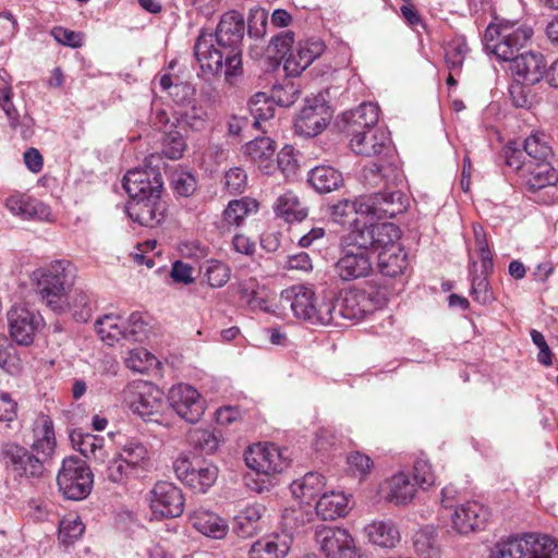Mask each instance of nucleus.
<instances>
[{
	"instance_id": "1",
	"label": "nucleus",
	"mask_w": 558,
	"mask_h": 558,
	"mask_svg": "<svg viewBox=\"0 0 558 558\" xmlns=\"http://www.w3.org/2000/svg\"><path fill=\"white\" fill-rule=\"evenodd\" d=\"M122 185L130 199L125 211L140 226L155 228L166 218L167 204L161 198V177H122Z\"/></svg>"
},
{
	"instance_id": "2",
	"label": "nucleus",
	"mask_w": 558,
	"mask_h": 558,
	"mask_svg": "<svg viewBox=\"0 0 558 558\" xmlns=\"http://www.w3.org/2000/svg\"><path fill=\"white\" fill-rule=\"evenodd\" d=\"M40 299L54 312L65 308L68 291L74 284L76 268L68 259H56L36 268L32 276Z\"/></svg>"
},
{
	"instance_id": "3",
	"label": "nucleus",
	"mask_w": 558,
	"mask_h": 558,
	"mask_svg": "<svg viewBox=\"0 0 558 558\" xmlns=\"http://www.w3.org/2000/svg\"><path fill=\"white\" fill-rule=\"evenodd\" d=\"M150 465L148 446L138 438H128L118 446L117 452L109 460L105 476L110 483L124 486L147 473Z\"/></svg>"
},
{
	"instance_id": "4",
	"label": "nucleus",
	"mask_w": 558,
	"mask_h": 558,
	"mask_svg": "<svg viewBox=\"0 0 558 558\" xmlns=\"http://www.w3.org/2000/svg\"><path fill=\"white\" fill-rule=\"evenodd\" d=\"M244 19L236 11L225 13L217 26L214 40L218 47L228 49L226 81L233 83V78L242 75V49L241 43L244 36Z\"/></svg>"
},
{
	"instance_id": "5",
	"label": "nucleus",
	"mask_w": 558,
	"mask_h": 558,
	"mask_svg": "<svg viewBox=\"0 0 558 558\" xmlns=\"http://www.w3.org/2000/svg\"><path fill=\"white\" fill-rule=\"evenodd\" d=\"M493 558H558V541L548 535L511 536L496 544Z\"/></svg>"
},
{
	"instance_id": "6",
	"label": "nucleus",
	"mask_w": 558,
	"mask_h": 558,
	"mask_svg": "<svg viewBox=\"0 0 558 558\" xmlns=\"http://www.w3.org/2000/svg\"><path fill=\"white\" fill-rule=\"evenodd\" d=\"M0 461L4 469L14 478L34 481L44 476L46 463L49 462L43 454L33 451L17 442H5L0 449Z\"/></svg>"
},
{
	"instance_id": "7",
	"label": "nucleus",
	"mask_w": 558,
	"mask_h": 558,
	"mask_svg": "<svg viewBox=\"0 0 558 558\" xmlns=\"http://www.w3.org/2000/svg\"><path fill=\"white\" fill-rule=\"evenodd\" d=\"M402 231L392 222L367 223L355 221L349 234L350 245L357 250H366L377 255L392 245L401 243Z\"/></svg>"
},
{
	"instance_id": "8",
	"label": "nucleus",
	"mask_w": 558,
	"mask_h": 558,
	"mask_svg": "<svg viewBox=\"0 0 558 558\" xmlns=\"http://www.w3.org/2000/svg\"><path fill=\"white\" fill-rule=\"evenodd\" d=\"M532 35V28L526 26L489 25L484 34L485 47L499 60L511 62Z\"/></svg>"
},
{
	"instance_id": "9",
	"label": "nucleus",
	"mask_w": 558,
	"mask_h": 558,
	"mask_svg": "<svg viewBox=\"0 0 558 558\" xmlns=\"http://www.w3.org/2000/svg\"><path fill=\"white\" fill-rule=\"evenodd\" d=\"M59 492L69 500H83L92 492L94 475L87 463L74 456L62 460L57 474Z\"/></svg>"
},
{
	"instance_id": "10",
	"label": "nucleus",
	"mask_w": 558,
	"mask_h": 558,
	"mask_svg": "<svg viewBox=\"0 0 558 558\" xmlns=\"http://www.w3.org/2000/svg\"><path fill=\"white\" fill-rule=\"evenodd\" d=\"M130 410L146 422L162 423V411L166 405L162 392L147 381L130 385L124 391Z\"/></svg>"
},
{
	"instance_id": "11",
	"label": "nucleus",
	"mask_w": 558,
	"mask_h": 558,
	"mask_svg": "<svg viewBox=\"0 0 558 558\" xmlns=\"http://www.w3.org/2000/svg\"><path fill=\"white\" fill-rule=\"evenodd\" d=\"M316 543L326 558H369L344 527L316 524Z\"/></svg>"
},
{
	"instance_id": "12",
	"label": "nucleus",
	"mask_w": 558,
	"mask_h": 558,
	"mask_svg": "<svg viewBox=\"0 0 558 558\" xmlns=\"http://www.w3.org/2000/svg\"><path fill=\"white\" fill-rule=\"evenodd\" d=\"M177 477L195 493H206L216 482L218 469L197 458L181 456L173 462Z\"/></svg>"
},
{
	"instance_id": "13",
	"label": "nucleus",
	"mask_w": 558,
	"mask_h": 558,
	"mask_svg": "<svg viewBox=\"0 0 558 558\" xmlns=\"http://www.w3.org/2000/svg\"><path fill=\"white\" fill-rule=\"evenodd\" d=\"M409 197L401 190L380 191L365 196L360 202V211L372 218L392 219L409 208Z\"/></svg>"
},
{
	"instance_id": "14",
	"label": "nucleus",
	"mask_w": 558,
	"mask_h": 558,
	"mask_svg": "<svg viewBox=\"0 0 558 558\" xmlns=\"http://www.w3.org/2000/svg\"><path fill=\"white\" fill-rule=\"evenodd\" d=\"M149 509L155 518H179L184 511L185 498L173 483L157 482L148 493Z\"/></svg>"
},
{
	"instance_id": "15",
	"label": "nucleus",
	"mask_w": 558,
	"mask_h": 558,
	"mask_svg": "<svg viewBox=\"0 0 558 558\" xmlns=\"http://www.w3.org/2000/svg\"><path fill=\"white\" fill-rule=\"evenodd\" d=\"M245 464L257 475H274L281 473L288 461L282 450L275 444H256L250 446L244 453Z\"/></svg>"
},
{
	"instance_id": "16",
	"label": "nucleus",
	"mask_w": 558,
	"mask_h": 558,
	"mask_svg": "<svg viewBox=\"0 0 558 558\" xmlns=\"http://www.w3.org/2000/svg\"><path fill=\"white\" fill-rule=\"evenodd\" d=\"M168 402L178 416L190 424L197 423L205 412L201 393L189 384H178L171 387Z\"/></svg>"
},
{
	"instance_id": "17",
	"label": "nucleus",
	"mask_w": 558,
	"mask_h": 558,
	"mask_svg": "<svg viewBox=\"0 0 558 558\" xmlns=\"http://www.w3.org/2000/svg\"><path fill=\"white\" fill-rule=\"evenodd\" d=\"M7 317L10 336L19 345L32 344L36 332L44 326L41 315L25 306L11 307Z\"/></svg>"
},
{
	"instance_id": "18",
	"label": "nucleus",
	"mask_w": 558,
	"mask_h": 558,
	"mask_svg": "<svg viewBox=\"0 0 558 558\" xmlns=\"http://www.w3.org/2000/svg\"><path fill=\"white\" fill-rule=\"evenodd\" d=\"M228 52V49L214 45L213 34L201 33L194 45V54L204 76L226 75Z\"/></svg>"
},
{
	"instance_id": "19",
	"label": "nucleus",
	"mask_w": 558,
	"mask_h": 558,
	"mask_svg": "<svg viewBox=\"0 0 558 558\" xmlns=\"http://www.w3.org/2000/svg\"><path fill=\"white\" fill-rule=\"evenodd\" d=\"M4 207L23 220L52 221L51 208L26 193L14 192L4 201Z\"/></svg>"
},
{
	"instance_id": "20",
	"label": "nucleus",
	"mask_w": 558,
	"mask_h": 558,
	"mask_svg": "<svg viewBox=\"0 0 558 558\" xmlns=\"http://www.w3.org/2000/svg\"><path fill=\"white\" fill-rule=\"evenodd\" d=\"M489 517L490 512L484 505L475 500L466 501L454 507L451 515L452 527L459 534L484 530Z\"/></svg>"
},
{
	"instance_id": "21",
	"label": "nucleus",
	"mask_w": 558,
	"mask_h": 558,
	"mask_svg": "<svg viewBox=\"0 0 558 558\" xmlns=\"http://www.w3.org/2000/svg\"><path fill=\"white\" fill-rule=\"evenodd\" d=\"M379 119V108L375 104L364 102L357 108L344 112L336 121L337 129L345 134L376 130L375 125Z\"/></svg>"
},
{
	"instance_id": "22",
	"label": "nucleus",
	"mask_w": 558,
	"mask_h": 558,
	"mask_svg": "<svg viewBox=\"0 0 558 558\" xmlns=\"http://www.w3.org/2000/svg\"><path fill=\"white\" fill-rule=\"evenodd\" d=\"M405 280L390 278L378 274L373 279L366 281L362 292L372 301L375 311L387 305L390 298L398 295L404 290Z\"/></svg>"
},
{
	"instance_id": "23",
	"label": "nucleus",
	"mask_w": 558,
	"mask_h": 558,
	"mask_svg": "<svg viewBox=\"0 0 558 558\" xmlns=\"http://www.w3.org/2000/svg\"><path fill=\"white\" fill-rule=\"evenodd\" d=\"M520 189L533 202L541 205L558 203V177H520Z\"/></svg>"
},
{
	"instance_id": "24",
	"label": "nucleus",
	"mask_w": 558,
	"mask_h": 558,
	"mask_svg": "<svg viewBox=\"0 0 558 558\" xmlns=\"http://www.w3.org/2000/svg\"><path fill=\"white\" fill-rule=\"evenodd\" d=\"M376 311L374 305L361 289L347 290L338 301V315L353 323L364 320Z\"/></svg>"
},
{
	"instance_id": "25",
	"label": "nucleus",
	"mask_w": 558,
	"mask_h": 558,
	"mask_svg": "<svg viewBox=\"0 0 558 558\" xmlns=\"http://www.w3.org/2000/svg\"><path fill=\"white\" fill-rule=\"evenodd\" d=\"M524 151L531 158L530 162L542 170L534 174H550L558 169L554 165V151L544 133L534 132L524 141Z\"/></svg>"
},
{
	"instance_id": "26",
	"label": "nucleus",
	"mask_w": 558,
	"mask_h": 558,
	"mask_svg": "<svg viewBox=\"0 0 558 558\" xmlns=\"http://www.w3.org/2000/svg\"><path fill=\"white\" fill-rule=\"evenodd\" d=\"M290 489L298 508L293 511L296 513V520L301 523H311L314 520V473L307 472L302 478L291 483Z\"/></svg>"
},
{
	"instance_id": "27",
	"label": "nucleus",
	"mask_w": 558,
	"mask_h": 558,
	"mask_svg": "<svg viewBox=\"0 0 558 558\" xmlns=\"http://www.w3.org/2000/svg\"><path fill=\"white\" fill-rule=\"evenodd\" d=\"M510 69L522 83L534 85L542 80L546 71V62L541 53L529 51L515 57L511 61Z\"/></svg>"
},
{
	"instance_id": "28",
	"label": "nucleus",
	"mask_w": 558,
	"mask_h": 558,
	"mask_svg": "<svg viewBox=\"0 0 558 558\" xmlns=\"http://www.w3.org/2000/svg\"><path fill=\"white\" fill-rule=\"evenodd\" d=\"M34 440L32 449L35 452L43 454L49 461L56 452V434L52 418L45 413L38 414L33 424Z\"/></svg>"
},
{
	"instance_id": "29",
	"label": "nucleus",
	"mask_w": 558,
	"mask_h": 558,
	"mask_svg": "<svg viewBox=\"0 0 558 558\" xmlns=\"http://www.w3.org/2000/svg\"><path fill=\"white\" fill-rule=\"evenodd\" d=\"M350 136V147L363 156H376L381 154L389 145L388 134L383 130H369L359 133L347 134Z\"/></svg>"
},
{
	"instance_id": "30",
	"label": "nucleus",
	"mask_w": 558,
	"mask_h": 558,
	"mask_svg": "<svg viewBox=\"0 0 558 558\" xmlns=\"http://www.w3.org/2000/svg\"><path fill=\"white\" fill-rule=\"evenodd\" d=\"M281 299L290 303L298 319L312 320L314 316V290L305 284H294L281 292Z\"/></svg>"
},
{
	"instance_id": "31",
	"label": "nucleus",
	"mask_w": 558,
	"mask_h": 558,
	"mask_svg": "<svg viewBox=\"0 0 558 558\" xmlns=\"http://www.w3.org/2000/svg\"><path fill=\"white\" fill-rule=\"evenodd\" d=\"M291 544L292 537L289 534H270L253 543L248 558H284Z\"/></svg>"
},
{
	"instance_id": "32",
	"label": "nucleus",
	"mask_w": 558,
	"mask_h": 558,
	"mask_svg": "<svg viewBox=\"0 0 558 558\" xmlns=\"http://www.w3.org/2000/svg\"><path fill=\"white\" fill-rule=\"evenodd\" d=\"M408 265V252L402 243L392 245L377 255L378 272L390 278L405 280L404 271Z\"/></svg>"
},
{
	"instance_id": "33",
	"label": "nucleus",
	"mask_w": 558,
	"mask_h": 558,
	"mask_svg": "<svg viewBox=\"0 0 558 558\" xmlns=\"http://www.w3.org/2000/svg\"><path fill=\"white\" fill-rule=\"evenodd\" d=\"M368 251L357 250L356 252H348L337 263V271L344 281L354 280L367 276L372 270V263Z\"/></svg>"
},
{
	"instance_id": "34",
	"label": "nucleus",
	"mask_w": 558,
	"mask_h": 558,
	"mask_svg": "<svg viewBox=\"0 0 558 558\" xmlns=\"http://www.w3.org/2000/svg\"><path fill=\"white\" fill-rule=\"evenodd\" d=\"M468 272L471 282L470 295L473 301L483 306L492 305L497 300L489 282L493 272L478 271V264L473 258L469 260Z\"/></svg>"
},
{
	"instance_id": "35",
	"label": "nucleus",
	"mask_w": 558,
	"mask_h": 558,
	"mask_svg": "<svg viewBox=\"0 0 558 558\" xmlns=\"http://www.w3.org/2000/svg\"><path fill=\"white\" fill-rule=\"evenodd\" d=\"M192 526L207 537L220 539L228 533V524L216 513L196 509L189 515Z\"/></svg>"
},
{
	"instance_id": "36",
	"label": "nucleus",
	"mask_w": 558,
	"mask_h": 558,
	"mask_svg": "<svg viewBox=\"0 0 558 558\" xmlns=\"http://www.w3.org/2000/svg\"><path fill=\"white\" fill-rule=\"evenodd\" d=\"M348 512L349 499L341 492L325 493L316 500V517L324 521L343 518Z\"/></svg>"
},
{
	"instance_id": "37",
	"label": "nucleus",
	"mask_w": 558,
	"mask_h": 558,
	"mask_svg": "<svg viewBox=\"0 0 558 558\" xmlns=\"http://www.w3.org/2000/svg\"><path fill=\"white\" fill-rule=\"evenodd\" d=\"M71 441L75 450H77L86 459L95 462H104L107 456L104 437L89 433H72Z\"/></svg>"
},
{
	"instance_id": "38",
	"label": "nucleus",
	"mask_w": 558,
	"mask_h": 558,
	"mask_svg": "<svg viewBox=\"0 0 558 558\" xmlns=\"http://www.w3.org/2000/svg\"><path fill=\"white\" fill-rule=\"evenodd\" d=\"M265 512V507L260 504L246 506L234 517L233 530L238 536L247 538L257 533L259 520Z\"/></svg>"
},
{
	"instance_id": "39",
	"label": "nucleus",
	"mask_w": 558,
	"mask_h": 558,
	"mask_svg": "<svg viewBox=\"0 0 558 558\" xmlns=\"http://www.w3.org/2000/svg\"><path fill=\"white\" fill-rule=\"evenodd\" d=\"M340 448V436L333 426L319 425L316 428V459L324 463L331 461Z\"/></svg>"
},
{
	"instance_id": "40",
	"label": "nucleus",
	"mask_w": 558,
	"mask_h": 558,
	"mask_svg": "<svg viewBox=\"0 0 558 558\" xmlns=\"http://www.w3.org/2000/svg\"><path fill=\"white\" fill-rule=\"evenodd\" d=\"M238 294L240 300L252 311L269 312L270 307L265 295V289L262 288L256 279L250 278L238 284Z\"/></svg>"
},
{
	"instance_id": "41",
	"label": "nucleus",
	"mask_w": 558,
	"mask_h": 558,
	"mask_svg": "<svg viewBox=\"0 0 558 558\" xmlns=\"http://www.w3.org/2000/svg\"><path fill=\"white\" fill-rule=\"evenodd\" d=\"M368 541L384 548H393L400 541V533L392 522L378 521L365 527Z\"/></svg>"
},
{
	"instance_id": "42",
	"label": "nucleus",
	"mask_w": 558,
	"mask_h": 558,
	"mask_svg": "<svg viewBox=\"0 0 558 558\" xmlns=\"http://www.w3.org/2000/svg\"><path fill=\"white\" fill-rule=\"evenodd\" d=\"M123 318L116 314H106L99 317L95 323V328L102 341L108 345H113L120 340H124Z\"/></svg>"
},
{
	"instance_id": "43",
	"label": "nucleus",
	"mask_w": 558,
	"mask_h": 558,
	"mask_svg": "<svg viewBox=\"0 0 558 558\" xmlns=\"http://www.w3.org/2000/svg\"><path fill=\"white\" fill-rule=\"evenodd\" d=\"M257 209L258 203L251 198L230 201L222 213V221L228 226L240 227L245 218Z\"/></svg>"
},
{
	"instance_id": "44",
	"label": "nucleus",
	"mask_w": 558,
	"mask_h": 558,
	"mask_svg": "<svg viewBox=\"0 0 558 558\" xmlns=\"http://www.w3.org/2000/svg\"><path fill=\"white\" fill-rule=\"evenodd\" d=\"M415 551L422 558H438L437 531L433 525H424L413 536Z\"/></svg>"
},
{
	"instance_id": "45",
	"label": "nucleus",
	"mask_w": 558,
	"mask_h": 558,
	"mask_svg": "<svg viewBox=\"0 0 558 558\" xmlns=\"http://www.w3.org/2000/svg\"><path fill=\"white\" fill-rule=\"evenodd\" d=\"M294 34L292 32H281L272 37L266 49L267 57L275 63L286 62L288 56L292 52Z\"/></svg>"
},
{
	"instance_id": "46",
	"label": "nucleus",
	"mask_w": 558,
	"mask_h": 558,
	"mask_svg": "<svg viewBox=\"0 0 558 558\" xmlns=\"http://www.w3.org/2000/svg\"><path fill=\"white\" fill-rule=\"evenodd\" d=\"M148 320L142 312H133L123 319L124 340L143 342L148 336Z\"/></svg>"
},
{
	"instance_id": "47",
	"label": "nucleus",
	"mask_w": 558,
	"mask_h": 558,
	"mask_svg": "<svg viewBox=\"0 0 558 558\" xmlns=\"http://www.w3.org/2000/svg\"><path fill=\"white\" fill-rule=\"evenodd\" d=\"M248 110L254 119L253 125L258 128L262 121L274 117L275 106L265 93H256L248 100Z\"/></svg>"
},
{
	"instance_id": "48",
	"label": "nucleus",
	"mask_w": 558,
	"mask_h": 558,
	"mask_svg": "<svg viewBox=\"0 0 558 558\" xmlns=\"http://www.w3.org/2000/svg\"><path fill=\"white\" fill-rule=\"evenodd\" d=\"M415 492L414 484L409 481L407 475L400 473L392 477L388 498L396 505H407L413 499Z\"/></svg>"
},
{
	"instance_id": "49",
	"label": "nucleus",
	"mask_w": 558,
	"mask_h": 558,
	"mask_svg": "<svg viewBox=\"0 0 558 558\" xmlns=\"http://www.w3.org/2000/svg\"><path fill=\"white\" fill-rule=\"evenodd\" d=\"M314 61V52L306 45L300 46L296 52H291L283 63L284 71L288 75L298 76L307 69Z\"/></svg>"
},
{
	"instance_id": "50",
	"label": "nucleus",
	"mask_w": 558,
	"mask_h": 558,
	"mask_svg": "<svg viewBox=\"0 0 558 558\" xmlns=\"http://www.w3.org/2000/svg\"><path fill=\"white\" fill-rule=\"evenodd\" d=\"M299 201L292 193H286L278 197L275 204V213L278 217L283 218L287 222L301 221L306 214L298 210Z\"/></svg>"
},
{
	"instance_id": "51",
	"label": "nucleus",
	"mask_w": 558,
	"mask_h": 558,
	"mask_svg": "<svg viewBox=\"0 0 558 558\" xmlns=\"http://www.w3.org/2000/svg\"><path fill=\"white\" fill-rule=\"evenodd\" d=\"M338 301L336 292L329 291L324 294L323 301L316 306V323L322 325H338L336 313L338 314Z\"/></svg>"
},
{
	"instance_id": "52",
	"label": "nucleus",
	"mask_w": 558,
	"mask_h": 558,
	"mask_svg": "<svg viewBox=\"0 0 558 558\" xmlns=\"http://www.w3.org/2000/svg\"><path fill=\"white\" fill-rule=\"evenodd\" d=\"M345 462L348 465V472L360 481L365 480L374 468V461L372 458L361 451L350 452L347 456Z\"/></svg>"
},
{
	"instance_id": "53",
	"label": "nucleus",
	"mask_w": 558,
	"mask_h": 558,
	"mask_svg": "<svg viewBox=\"0 0 558 558\" xmlns=\"http://www.w3.org/2000/svg\"><path fill=\"white\" fill-rule=\"evenodd\" d=\"M84 531L85 525L80 517L63 518L60 521L58 538L63 545H73Z\"/></svg>"
},
{
	"instance_id": "54",
	"label": "nucleus",
	"mask_w": 558,
	"mask_h": 558,
	"mask_svg": "<svg viewBox=\"0 0 558 558\" xmlns=\"http://www.w3.org/2000/svg\"><path fill=\"white\" fill-rule=\"evenodd\" d=\"M468 51L469 48L463 38H454L448 43L445 48V60L451 72L461 69Z\"/></svg>"
},
{
	"instance_id": "55",
	"label": "nucleus",
	"mask_w": 558,
	"mask_h": 558,
	"mask_svg": "<svg viewBox=\"0 0 558 558\" xmlns=\"http://www.w3.org/2000/svg\"><path fill=\"white\" fill-rule=\"evenodd\" d=\"M65 306L72 308L73 315L78 322H87L90 317V299L88 294L82 290H75L70 298L66 296Z\"/></svg>"
},
{
	"instance_id": "56",
	"label": "nucleus",
	"mask_w": 558,
	"mask_h": 558,
	"mask_svg": "<svg viewBox=\"0 0 558 558\" xmlns=\"http://www.w3.org/2000/svg\"><path fill=\"white\" fill-rule=\"evenodd\" d=\"M294 132L299 137L310 140L314 136V106L306 100L294 121Z\"/></svg>"
},
{
	"instance_id": "57",
	"label": "nucleus",
	"mask_w": 558,
	"mask_h": 558,
	"mask_svg": "<svg viewBox=\"0 0 558 558\" xmlns=\"http://www.w3.org/2000/svg\"><path fill=\"white\" fill-rule=\"evenodd\" d=\"M186 149V143L181 133L177 130L165 134L162 141V154L171 160L180 159Z\"/></svg>"
},
{
	"instance_id": "58",
	"label": "nucleus",
	"mask_w": 558,
	"mask_h": 558,
	"mask_svg": "<svg viewBox=\"0 0 558 558\" xmlns=\"http://www.w3.org/2000/svg\"><path fill=\"white\" fill-rule=\"evenodd\" d=\"M317 114L322 117L315 124L316 136L326 129L333 114V109L330 106L329 87H326L324 92H319L318 95H316V116Z\"/></svg>"
},
{
	"instance_id": "59",
	"label": "nucleus",
	"mask_w": 558,
	"mask_h": 558,
	"mask_svg": "<svg viewBox=\"0 0 558 558\" xmlns=\"http://www.w3.org/2000/svg\"><path fill=\"white\" fill-rule=\"evenodd\" d=\"M205 276L210 287L219 288L230 279V269L225 263L214 260L207 266Z\"/></svg>"
},
{
	"instance_id": "60",
	"label": "nucleus",
	"mask_w": 558,
	"mask_h": 558,
	"mask_svg": "<svg viewBox=\"0 0 558 558\" xmlns=\"http://www.w3.org/2000/svg\"><path fill=\"white\" fill-rule=\"evenodd\" d=\"M292 146L286 145L277 156L278 169L283 174L294 173L299 170L300 158Z\"/></svg>"
},
{
	"instance_id": "61",
	"label": "nucleus",
	"mask_w": 558,
	"mask_h": 558,
	"mask_svg": "<svg viewBox=\"0 0 558 558\" xmlns=\"http://www.w3.org/2000/svg\"><path fill=\"white\" fill-rule=\"evenodd\" d=\"M153 359L151 353L143 348H138L129 351L125 365L134 372L144 373L151 364Z\"/></svg>"
},
{
	"instance_id": "62",
	"label": "nucleus",
	"mask_w": 558,
	"mask_h": 558,
	"mask_svg": "<svg viewBox=\"0 0 558 558\" xmlns=\"http://www.w3.org/2000/svg\"><path fill=\"white\" fill-rule=\"evenodd\" d=\"M193 445L206 453L217 450L219 440L214 432L209 429H196L191 434Z\"/></svg>"
},
{
	"instance_id": "63",
	"label": "nucleus",
	"mask_w": 558,
	"mask_h": 558,
	"mask_svg": "<svg viewBox=\"0 0 558 558\" xmlns=\"http://www.w3.org/2000/svg\"><path fill=\"white\" fill-rule=\"evenodd\" d=\"M268 13L262 8H254L248 15V34L252 37L260 38L266 33Z\"/></svg>"
},
{
	"instance_id": "64",
	"label": "nucleus",
	"mask_w": 558,
	"mask_h": 558,
	"mask_svg": "<svg viewBox=\"0 0 558 558\" xmlns=\"http://www.w3.org/2000/svg\"><path fill=\"white\" fill-rule=\"evenodd\" d=\"M51 36L59 44L71 48H80L83 45V35L61 26L53 27Z\"/></svg>"
}]
</instances>
